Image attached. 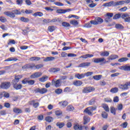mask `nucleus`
Here are the masks:
<instances>
[{
	"label": "nucleus",
	"mask_w": 130,
	"mask_h": 130,
	"mask_svg": "<svg viewBox=\"0 0 130 130\" xmlns=\"http://www.w3.org/2000/svg\"><path fill=\"white\" fill-rule=\"evenodd\" d=\"M97 109V107L94 106H91L86 108L84 111V113H86V114H88V115H89L90 116H92L93 115V111L94 110H96Z\"/></svg>",
	"instance_id": "nucleus-1"
},
{
	"label": "nucleus",
	"mask_w": 130,
	"mask_h": 130,
	"mask_svg": "<svg viewBox=\"0 0 130 130\" xmlns=\"http://www.w3.org/2000/svg\"><path fill=\"white\" fill-rule=\"evenodd\" d=\"M93 91H95V88L92 87H85L82 90L83 93H90V92H93Z\"/></svg>",
	"instance_id": "nucleus-2"
},
{
	"label": "nucleus",
	"mask_w": 130,
	"mask_h": 130,
	"mask_svg": "<svg viewBox=\"0 0 130 130\" xmlns=\"http://www.w3.org/2000/svg\"><path fill=\"white\" fill-rule=\"evenodd\" d=\"M121 18L124 20V22L127 23H130V17L129 15L127 14H124L121 15Z\"/></svg>",
	"instance_id": "nucleus-3"
},
{
	"label": "nucleus",
	"mask_w": 130,
	"mask_h": 130,
	"mask_svg": "<svg viewBox=\"0 0 130 130\" xmlns=\"http://www.w3.org/2000/svg\"><path fill=\"white\" fill-rule=\"evenodd\" d=\"M61 81V79H58L56 81L52 80V85H54L55 87L57 88L61 85V82H60Z\"/></svg>",
	"instance_id": "nucleus-4"
},
{
	"label": "nucleus",
	"mask_w": 130,
	"mask_h": 130,
	"mask_svg": "<svg viewBox=\"0 0 130 130\" xmlns=\"http://www.w3.org/2000/svg\"><path fill=\"white\" fill-rule=\"evenodd\" d=\"M4 14L5 16H7V17H9V18H11L12 19H14V18L16 17V15H15V14H14L13 11H5L4 12Z\"/></svg>",
	"instance_id": "nucleus-5"
},
{
	"label": "nucleus",
	"mask_w": 130,
	"mask_h": 130,
	"mask_svg": "<svg viewBox=\"0 0 130 130\" xmlns=\"http://www.w3.org/2000/svg\"><path fill=\"white\" fill-rule=\"evenodd\" d=\"M35 92V93H40V94H45L47 92V89L45 88H37Z\"/></svg>",
	"instance_id": "nucleus-6"
},
{
	"label": "nucleus",
	"mask_w": 130,
	"mask_h": 130,
	"mask_svg": "<svg viewBox=\"0 0 130 130\" xmlns=\"http://www.w3.org/2000/svg\"><path fill=\"white\" fill-rule=\"evenodd\" d=\"M0 87L2 89H8V88L11 87V83L10 82L2 83L1 84Z\"/></svg>",
	"instance_id": "nucleus-7"
},
{
	"label": "nucleus",
	"mask_w": 130,
	"mask_h": 130,
	"mask_svg": "<svg viewBox=\"0 0 130 130\" xmlns=\"http://www.w3.org/2000/svg\"><path fill=\"white\" fill-rule=\"evenodd\" d=\"M92 60L93 62H94V63H100L101 62H103V61L105 60V58L104 57L95 58H93Z\"/></svg>",
	"instance_id": "nucleus-8"
},
{
	"label": "nucleus",
	"mask_w": 130,
	"mask_h": 130,
	"mask_svg": "<svg viewBox=\"0 0 130 130\" xmlns=\"http://www.w3.org/2000/svg\"><path fill=\"white\" fill-rule=\"evenodd\" d=\"M42 76V73L41 72H36L32 74L30 76L31 79H37V78H39Z\"/></svg>",
	"instance_id": "nucleus-9"
},
{
	"label": "nucleus",
	"mask_w": 130,
	"mask_h": 130,
	"mask_svg": "<svg viewBox=\"0 0 130 130\" xmlns=\"http://www.w3.org/2000/svg\"><path fill=\"white\" fill-rule=\"evenodd\" d=\"M29 104L30 105H32V107H34V108H38V107H39V103H36L35 102V100H32V101H30L29 102Z\"/></svg>",
	"instance_id": "nucleus-10"
},
{
	"label": "nucleus",
	"mask_w": 130,
	"mask_h": 130,
	"mask_svg": "<svg viewBox=\"0 0 130 130\" xmlns=\"http://www.w3.org/2000/svg\"><path fill=\"white\" fill-rule=\"evenodd\" d=\"M73 128L75 130H82L83 128H84V127L81 125L77 123L74 124Z\"/></svg>",
	"instance_id": "nucleus-11"
},
{
	"label": "nucleus",
	"mask_w": 130,
	"mask_h": 130,
	"mask_svg": "<svg viewBox=\"0 0 130 130\" xmlns=\"http://www.w3.org/2000/svg\"><path fill=\"white\" fill-rule=\"evenodd\" d=\"M58 104L61 107H62V108H64L67 107V105L69 104V103H68V102L66 101H62L59 102Z\"/></svg>",
	"instance_id": "nucleus-12"
},
{
	"label": "nucleus",
	"mask_w": 130,
	"mask_h": 130,
	"mask_svg": "<svg viewBox=\"0 0 130 130\" xmlns=\"http://www.w3.org/2000/svg\"><path fill=\"white\" fill-rule=\"evenodd\" d=\"M119 70L122 71H130V66L125 65L119 67Z\"/></svg>",
	"instance_id": "nucleus-13"
},
{
	"label": "nucleus",
	"mask_w": 130,
	"mask_h": 130,
	"mask_svg": "<svg viewBox=\"0 0 130 130\" xmlns=\"http://www.w3.org/2000/svg\"><path fill=\"white\" fill-rule=\"evenodd\" d=\"M33 68H34V63L26 64L22 66V69H31V70H33Z\"/></svg>",
	"instance_id": "nucleus-14"
},
{
	"label": "nucleus",
	"mask_w": 130,
	"mask_h": 130,
	"mask_svg": "<svg viewBox=\"0 0 130 130\" xmlns=\"http://www.w3.org/2000/svg\"><path fill=\"white\" fill-rule=\"evenodd\" d=\"M128 83L126 82L124 84H121L119 86L120 89L122 90H127L128 89Z\"/></svg>",
	"instance_id": "nucleus-15"
},
{
	"label": "nucleus",
	"mask_w": 130,
	"mask_h": 130,
	"mask_svg": "<svg viewBox=\"0 0 130 130\" xmlns=\"http://www.w3.org/2000/svg\"><path fill=\"white\" fill-rule=\"evenodd\" d=\"M91 64L90 62H83L80 63L77 68H84V67H89Z\"/></svg>",
	"instance_id": "nucleus-16"
},
{
	"label": "nucleus",
	"mask_w": 130,
	"mask_h": 130,
	"mask_svg": "<svg viewBox=\"0 0 130 130\" xmlns=\"http://www.w3.org/2000/svg\"><path fill=\"white\" fill-rule=\"evenodd\" d=\"M75 77L78 79V80H81L82 79H84L85 78V74H76L75 75Z\"/></svg>",
	"instance_id": "nucleus-17"
},
{
	"label": "nucleus",
	"mask_w": 130,
	"mask_h": 130,
	"mask_svg": "<svg viewBox=\"0 0 130 130\" xmlns=\"http://www.w3.org/2000/svg\"><path fill=\"white\" fill-rule=\"evenodd\" d=\"M114 3H115L114 4V7H117V6H122L125 4L124 1L116 2Z\"/></svg>",
	"instance_id": "nucleus-18"
},
{
	"label": "nucleus",
	"mask_w": 130,
	"mask_h": 130,
	"mask_svg": "<svg viewBox=\"0 0 130 130\" xmlns=\"http://www.w3.org/2000/svg\"><path fill=\"white\" fill-rule=\"evenodd\" d=\"M114 2L111 1L110 2L103 4V7H111V6H113V7H114Z\"/></svg>",
	"instance_id": "nucleus-19"
},
{
	"label": "nucleus",
	"mask_w": 130,
	"mask_h": 130,
	"mask_svg": "<svg viewBox=\"0 0 130 130\" xmlns=\"http://www.w3.org/2000/svg\"><path fill=\"white\" fill-rule=\"evenodd\" d=\"M55 59V57H47L44 58V61L47 62V61H52V60H54Z\"/></svg>",
	"instance_id": "nucleus-20"
},
{
	"label": "nucleus",
	"mask_w": 130,
	"mask_h": 130,
	"mask_svg": "<svg viewBox=\"0 0 130 130\" xmlns=\"http://www.w3.org/2000/svg\"><path fill=\"white\" fill-rule=\"evenodd\" d=\"M84 123L83 124H87L88 122H90V117L88 116H85L83 117Z\"/></svg>",
	"instance_id": "nucleus-21"
},
{
	"label": "nucleus",
	"mask_w": 130,
	"mask_h": 130,
	"mask_svg": "<svg viewBox=\"0 0 130 130\" xmlns=\"http://www.w3.org/2000/svg\"><path fill=\"white\" fill-rule=\"evenodd\" d=\"M73 85L77 86H82L83 85V82L80 80H76L73 82Z\"/></svg>",
	"instance_id": "nucleus-22"
},
{
	"label": "nucleus",
	"mask_w": 130,
	"mask_h": 130,
	"mask_svg": "<svg viewBox=\"0 0 130 130\" xmlns=\"http://www.w3.org/2000/svg\"><path fill=\"white\" fill-rule=\"evenodd\" d=\"M60 71V69L58 68H51L49 70V72L51 73H57V72H59Z\"/></svg>",
	"instance_id": "nucleus-23"
},
{
	"label": "nucleus",
	"mask_w": 130,
	"mask_h": 130,
	"mask_svg": "<svg viewBox=\"0 0 130 130\" xmlns=\"http://www.w3.org/2000/svg\"><path fill=\"white\" fill-rule=\"evenodd\" d=\"M116 58H118V55L112 54L108 58V59L109 60H113V59H116Z\"/></svg>",
	"instance_id": "nucleus-24"
},
{
	"label": "nucleus",
	"mask_w": 130,
	"mask_h": 130,
	"mask_svg": "<svg viewBox=\"0 0 130 130\" xmlns=\"http://www.w3.org/2000/svg\"><path fill=\"white\" fill-rule=\"evenodd\" d=\"M22 78L23 76L22 75H16L15 77L14 82H15V83H18V82H19V80H21V79H22Z\"/></svg>",
	"instance_id": "nucleus-25"
},
{
	"label": "nucleus",
	"mask_w": 130,
	"mask_h": 130,
	"mask_svg": "<svg viewBox=\"0 0 130 130\" xmlns=\"http://www.w3.org/2000/svg\"><path fill=\"white\" fill-rule=\"evenodd\" d=\"M12 12L14 14V16H16V15H21L22 13H24V11H20V10H13Z\"/></svg>",
	"instance_id": "nucleus-26"
},
{
	"label": "nucleus",
	"mask_w": 130,
	"mask_h": 130,
	"mask_svg": "<svg viewBox=\"0 0 130 130\" xmlns=\"http://www.w3.org/2000/svg\"><path fill=\"white\" fill-rule=\"evenodd\" d=\"M48 80V77L46 76H44L42 78L39 79L40 82H42V83H44V82H46V80Z\"/></svg>",
	"instance_id": "nucleus-27"
},
{
	"label": "nucleus",
	"mask_w": 130,
	"mask_h": 130,
	"mask_svg": "<svg viewBox=\"0 0 130 130\" xmlns=\"http://www.w3.org/2000/svg\"><path fill=\"white\" fill-rule=\"evenodd\" d=\"M54 113L56 116H61V115H62V111L60 110H55Z\"/></svg>",
	"instance_id": "nucleus-28"
},
{
	"label": "nucleus",
	"mask_w": 130,
	"mask_h": 130,
	"mask_svg": "<svg viewBox=\"0 0 130 130\" xmlns=\"http://www.w3.org/2000/svg\"><path fill=\"white\" fill-rule=\"evenodd\" d=\"M102 107L104 108V110H105L106 112H109V107H108V105H107L106 104H103Z\"/></svg>",
	"instance_id": "nucleus-29"
},
{
	"label": "nucleus",
	"mask_w": 130,
	"mask_h": 130,
	"mask_svg": "<svg viewBox=\"0 0 130 130\" xmlns=\"http://www.w3.org/2000/svg\"><path fill=\"white\" fill-rule=\"evenodd\" d=\"M34 17H42L43 16V13L41 12H37L32 14Z\"/></svg>",
	"instance_id": "nucleus-30"
},
{
	"label": "nucleus",
	"mask_w": 130,
	"mask_h": 130,
	"mask_svg": "<svg viewBox=\"0 0 130 130\" xmlns=\"http://www.w3.org/2000/svg\"><path fill=\"white\" fill-rule=\"evenodd\" d=\"M13 112L14 113H22L23 112V111L21 109L17 108H14L13 109Z\"/></svg>",
	"instance_id": "nucleus-31"
},
{
	"label": "nucleus",
	"mask_w": 130,
	"mask_h": 130,
	"mask_svg": "<svg viewBox=\"0 0 130 130\" xmlns=\"http://www.w3.org/2000/svg\"><path fill=\"white\" fill-rule=\"evenodd\" d=\"M41 68H43V64H40L35 66V64H34V67L32 68V70H39V69H41Z\"/></svg>",
	"instance_id": "nucleus-32"
},
{
	"label": "nucleus",
	"mask_w": 130,
	"mask_h": 130,
	"mask_svg": "<svg viewBox=\"0 0 130 130\" xmlns=\"http://www.w3.org/2000/svg\"><path fill=\"white\" fill-rule=\"evenodd\" d=\"M67 12H68V10L63 9H58L56 11V13L58 14H66Z\"/></svg>",
	"instance_id": "nucleus-33"
},
{
	"label": "nucleus",
	"mask_w": 130,
	"mask_h": 130,
	"mask_svg": "<svg viewBox=\"0 0 130 130\" xmlns=\"http://www.w3.org/2000/svg\"><path fill=\"white\" fill-rule=\"evenodd\" d=\"M70 24L73 26H78V25H79V22H78L77 20H73L70 21Z\"/></svg>",
	"instance_id": "nucleus-34"
},
{
	"label": "nucleus",
	"mask_w": 130,
	"mask_h": 130,
	"mask_svg": "<svg viewBox=\"0 0 130 130\" xmlns=\"http://www.w3.org/2000/svg\"><path fill=\"white\" fill-rule=\"evenodd\" d=\"M56 125L59 127V128H62L64 126V123L58 122L56 123Z\"/></svg>",
	"instance_id": "nucleus-35"
},
{
	"label": "nucleus",
	"mask_w": 130,
	"mask_h": 130,
	"mask_svg": "<svg viewBox=\"0 0 130 130\" xmlns=\"http://www.w3.org/2000/svg\"><path fill=\"white\" fill-rule=\"evenodd\" d=\"M17 60H18V59L16 58L10 57L5 59L4 61H17Z\"/></svg>",
	"instance_id": "nucleus-36"
},
{
	"label": "nucleus",
	"mask_w": 130,
	"mask_h": 130,
	"mask_svg": "<svg viewBox=\"0 0 130 130\" xmlns=\"http://www.w3.org/2000/svg\"><path fill=\"white\" fill-rule=\"evenodd\" d=\"M13 87L16 90H20V89H22V85L21 84H16L14 85Z\"/></svg>",
	"instance_id": "nucleus-37"
},
{
	"label": "nucleus",
	"mask_w": 130,
	"mask_h": 130,
	"mask_svg": "<svg viewBox=\"0 0 130 130\" xmlns=\"http://www.w3.org/2000/svg\"><path fill=\"white\" fill-rule=\"evenodd\" d=\"M127 60H128V58L127 57H122L118 60V61L119 62H123L124 61H127Z\"/></svg>",
	"instance_id": "nucleus-38"
},
{
	"label": "nucleus",
	"mask_w": 130,
	"mask_h": 130,
	"mask_svg": "<svg viewBox=\"0 0 130 130\" xmlns=\"http://www.w3.org/2000/svg\"><path fill=\"white\" fill-rule=\"evenodd\" d=\"M100 55L101 56H108L109 55V52L108 51H104L101 52Z\"/></svg>",
	"instance_id": "nucleus-39"
},
{
	"label": "nucleus",
	"mask_w": 130,
	"mask_h": 130,
	"mask_svg": "<svg viewBox=\"0 0 130 130\" xmlns=\"http://www.w3.org/2000/svg\"><path fill=\"white\" fill-rule=\"evenodd\" d=\"M45 120L48 122H51V121H53V118L50 116H47L45 118Z\"/></svg>",
	"instance_id": "nucleus-40"
},
{
	"label": "nucleus",
	"mask_w": 130,
	"mask_h": 130,
	"mask_svg": "<svg viewBox=\"0 0 130 130\" xmlns=\"http://www.w3.org/2000/svg\"><path fill=\"white\" fill-rule=\"evenodd\" d=\"M101 78H102V75H95L93 76V79L96 81H99V80L101 79Z\"/></svg>",
	"instance_id": "nucleus-41"
},
{
	"label": "nucleus",
	"mask_w": 130,
	"mask_h": 130,
	"mask_svg": "<svg viewBox=\"0 0 130 130\" xmlns=\"http://www.w3.org/2000/svg\"><path fill=\"white\" fill-rule=\"evenodd\" d=\"M95 20H96L98 24H102V23L103 22V19H102V18L100 17H96L95 18Z\"/></svg>",
	"instance_id": "nucleus-42"
},
{
	"label": "nucleus",
	"mask_w": 130,
	"mask_h": 130,
	"mask_svg": "<svg viewBox=\"0 0 130 130\" xmlns=\"http://www.w3.org/2000/svg\"><path fill=\"white\" fill-rule=\"evenodd\" d=\"M115 28H116V29H119V30H121L124 28L122 25H121L120 24H116L115 25Z\"/></svg>",
	"instance_id": "nucleus-43"
},
{
	"label": "nucleus",
	"mask_w": 130,
	"mask_h": 130,
	"mask_svg": "<svg viewBox=\"0 0 130 130\" xmlns=\"http://www.w3.org/2000/svg\"><path fill=\"white\" fill-rule=\"evenodd\" d=\"M74 109H75V108L72 105H69L67 107V111H73V110H74Z\"/></svg>",
	"instance_id": "nucleus-44"
},
{
	"label": "nucleus",
	"mask_w": 130,
	"mask_h": 130,
	"mask_svg": "<svg viewBox=\"0 0 130 130\" xmlns=\"http://www.w3.org/2000/svg\"><path fill=\"white\" fill-rule=\"evenodd\" d=\"M111 93H117L118 92V88L114 87L110 90Z\"/></svg>",
	"instance_id": "nucleus-45"
},
{
	"label": "nucleus",
	"mask_w": 130,
	"mask_h": 130,
	"mask_svg": "<svg viewBox=\"0 0 130 130\" xmlns=\"http://www.w3.org/2000/svg\"><path fill=\"white\" fill-rule=\"evenodd\" d=\"M111 113L115 115L116 114V109L114 108L113 107H111Z\"/></svg>",
	"instance_id": "nucleus-46"
},
{
	"label": "nucleus",
	"mask_w": 130,
	"mask_h": 130,
	"mask_svg": "<svg viewBox=\"0 0 130 130\" xmlns=\"http://www.w3.org/2000/svg\"><path fill=\"white\" fill-rule=\"evenodd\" d=\"M62 92V89L60 88H57L55 90V93L56 94H57L58 95H59V94H61Z\"/></svg>",
	"instance_id": "nucleus-47"
},
{
	"label": "nucleus",
	"mask_w": 130,
	"mask_h": 130,
	"mask_svg": "<svg viewBox=\"0 0 130 130\" xmlns=\"http://www.w3.org/2000/svg\"><path fill=\"white\" fill-rule=\"evenodd\" d=\"M102 116L103 118H107V117H108V114H107L106 112H102Z\"/></svg>",
	"instance_id": "nucleus-48"
},
{
	"label": "nucleus",
	"mask_w": 130,
	"mask_h": 130,
	"mask_svg": "<svg viewBox=\"0 0 130 130\" xmlns=\"http://www.w3.org/2000/svg\"><path fill=\"white\" fill-rule=\"evenodd\" d=\"M0 22H2V23H6V22H7V18L4 16H1Z\"/></svg>",
	"instance_id": "nucleus-49"
},
{
	"label": "nucleus",
	"mask_w": 130,
	"mask_h": 130,
	"mask_svg": "<svg viewBox=\"0 0 130 130\" xmlns=\"http://www.w3.org/2000/svg\"><path fill=\"white\" fill-rule=\"evenodd\" d=\"M48 29L50 32H53L54 30H55V27L54 26H49Z\"/></svg>",
	"instance_id": "nucleus-50"
},
{
	"label": "nucleus",
	"mask_w": 130,
	"mask_h": 130,
	"mask_svg": "<svg viewBox=\"0 0 130 130\" xmlns=\"http://www.w3.org/2000/svg\"><path fill=\"white\" fill-rule=\"evenodd\" d=\"M120 17H121V15H120V14H116L114 16L113 19L114 20H117V19H119Z\"/></svg>",
	"instance_id": "nucleus-51"
},
{
	"label": "nucleus",
	"mask_w": 130,
	"mask_h": 130,
	"mask_svg": "<svg viewBox=\"0 0 130 130\" xmlns=\"http://www.w3.org/2000/svg\"><path fill=\"white\" fill-rule=\"evenodd\" d=\"M20 21L22 22H29V19L22 17L20 18Z\"/></svg>",
	"instance_id": "nucleus-52"
},
{
	"label": "nucleus",
	"mask_w": 130,
	"mask_h": 130,
	"mask_svg": "<svg viewBox=\"0 0 130 130\" xmlns=\"http://www.w3.org/2000/svg\"><path fill=\"white\" fill-rule=\"evenodd\" d=\"M62 26H63V27H70L71 25L68 22H63L62 23Z\"/></svg>",
	"instance_id": "nucleus-53"
},
{
	"label": "nucleus",
	"mask_w": 130,
	"mask_h": 130,
	"mask_svg": "<svg viewBox=\"0 0 130 130\" xmlns=\"http://www.w3.org/2000/svg\"><path fill=\"white\" fill-rule=\"evenodd\" d=\"M54 5L56 6H58V7H63L64 5L63 4L60 3V2H55Z\"/></svg>",
	"instance_id": "nucleus-54"
},
{
	"label": "nucleus",
	"mask_w": 130,
	"mask_h": 130,
	"mask_svg": "<svg viewBox=\"0 0 130 130\" xmlns=\"http://www.w3.org/2000/svg\"><path fill=\"white\" fill-rule=\"evenodd\" d=\"M127 124H128V123L127 122H124L122 124H121V126H122V127H123V128H126V127L127 126Z\"/></svg>",
	"instance_id": "nucleus-55"
},
{
	"label": "nucleus",
	"mask_w": 130,
	"mask_h": 130,
	"mask_svg": "<svg viewBox=\"0 0 130 130\" xmlns=\"http://www.w3.org/2000/svg\"><path fill=\"white\" fill-rule=\"evenodd\" d=\"M89 105H94L95 104V100L91 99L88 102Z\"/></svg>",
	"instance_id": "nucleus-56"
},
{
	"label": "nucleus",
	"mask_w": 130,
	"mask_h": 130,
	"mask_svg": "<svg viewBox=\"0 0 130 130\" xmlns=\"http://www.w3.org/2000/svg\"><path fill=\"white\" fill-rule=\"evenodd\" d=\"M85 77H89V76H92L93 75V72H88L84 74Z\"/></svg>",
	"instance_id": "nucleus-57"
},
{
	"label": "nucleus",
	"mask_w": 130,
	"mask_h": 130,
	"mask_svg": "<svg viewBox=\"0 0 130 130\" xmlns=\"http://www.w3.org/2000/svg\"><path fill=\"white\" fill-rule=\"evenodd\" d=\"M84 27L85 28H91L92 27V24L91 23H87L84 25Z\"/></svg>",
	"instance_id": "nucleus-58"
},
{
	"label": "nucleus",
	"mask_w": 130,
	"mask_h": 130,
	"mask_svg": "<svg viewBox=\"0 0 130 130\" xmlns=\"http://www.w3.org/2000/svg\"><path fill=\"white\" fill-rule=\"evenodd\" d=\"M3 95L4 97H5V98H9V97H10V93L8 92H3Z\"/></svg>",
	"instance_id": "nucleus-59"
},
{
	"label": "nucleus",
	"mask_w": 130,
	"mask_h": 130,
	"mask_svg": "<svg viewBox=\"0 0 130 130\" xmlns=\"http://www.w3.org/2000/svg\"><path fill=\"white\" fill-rule=\"evenodd\" d=\"M67 55L69 57H76L77 56V54L74 53H69Z\"/></svg>",
	"instance_id": "nucleus-60"
},
{
	"label": "nucleus",
	"mask_w": 130,
	"mask_h": 130,
	"mask_svg": "<svg viewBox=\"0 0 130 130\" xmlns=\"http://www.w3.org/2000/svg\"><path fill=\"white\" fill-rule=\"evenodd\" d=\"M0 28L1 29H2V30H8V27L6 25H5L4 24L1 25L0 26Z\"/></svg>",
	"instance_id": "nucleus-61"
},
{
	"label": "nucleus",
	"mask_w": 130,
	"mask_h": 130,
	"mask_svg": "<svg viewBox=\"0 0 130 130\" xmlns=\"http://www.w3.org/2000/svg\"><path fill=\"white\" fill-rule=\"evenodd\" d=\"M126 10H127V7H124L119 9V11H120V12H125V11H126Z\"/></svg>",
	"instance_id": "nucleus-62"
},
{
	"label": "nucleus",
	"mask_w": 130,
	"mask_h": 130,
	"mask_svg": "<svg viewBox=\"0 0 130 130\" xmlns=\"http://www.w3.org/2000/svg\"><path fill=\"white\" fill-rule=\"evenodd\" d=\"M118 101H119V99L118 96L114 97L113 102L117 103V102H118Z\"/></svg>",
	"instance_id": "nucleus-63"
},
{
	"label": "nucleus",
	"mask_w": 130,
	"mask_h": 130,
	"mask_svg": "<svg viewBox=\"0 0 130 130\" xmlns=\"http://www.w3.org/2000/svg\"><path fill=\"white\" fill-rule=\"evenodd\" d=\"M90 23L92 25H98V23L97 22L96 19H95V20L90 21Z\"/></svg>",
	"instance_id": "nucleus-64"
}]
</instances>
